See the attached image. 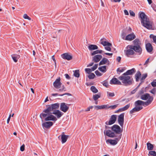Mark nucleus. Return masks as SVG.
I'll use <instances>...</instances> for the list:
<instances>
[{"label":"nucleus","mask_w":156,"mask_h":156,"mask_svg":"<svg viewBox=\"0 0 156 156\" xmlns=\"http://www.w3.org/2000/svg\"><path fill=\"white\" fill-rule=\"evenodd\" d=\"M133 45H128L127 48L129 49H132L134 51L139 53L140 55L142 51V49L140 46L141 44L140 43V41L138 39H136L133 41Z\"/></svg>","instance_id":"f257e3e1"},{"label":"nucleus","mask_w":156,"mask_h":156,"mask_svg":"<svg viewBox=\"0 0 156 156\" xmlns=\"http://www.w3.org/2000/svg\"><path fill=\"white\" fill-rule=\"evenodd\" d=\"M139 17L141 19V23L147 29H150L151 27V25L149 19L144 12H141L139 15Z\"/></svg>","instance_id":"f03ea898"},{"label":"nucleus","mask_w":156,"mask_h":156,"mask_svg":"<svg viewBox=\"0 0 156 156\" xmlns=\"http://www.w3.org/2000/svg\"><path fill=\"white\" fill-rule=\"evenodd\" d=\"M119 79L122 81L123 85L127 86L131 85L133 82V79L129 76L122 75L118 77Z\"/></svg>","instance_id":"7ed1b4c3"},{"label":"nucleus","mask_w":156,"mask_h":156,"mask_svg":"<svg viewBox=\"0 0 156 156\" xmlns=\"http://www.w3.org/2000/svg\"><path fill=\"white\" fill-rule=\"evenodd\" d=\"M51 113L52 112H51L48 113H43V112L40 114V117L41 119L45 118L44 119L45 121H56L57 119V118L54 115H52V114H51Z\"/></svg>","instance_id":"20e7f679"},{"label":"nucleus","mask_w":156,"mask_h":156,"mask_svg":"<svg viewBox=\"0 0 156 156\" xmlns=\"http://www.w3.org/2000/svg\"><path fill=\"white\" fill-rule=\"evenodd\" d=\"M59 107V104L56 103L48 105L47 108L46 109L43 110V112L45 113H50V112L56 111V109L58 108Z\"/></svg>","instance_id":"39448f33"},{"label":"nucleus","mask_w":156,"mask_h":156,"mask_svg":"<svg viewBox=\"0 0 156 156\" xmlns=\"http://www.w3.org/2000/svg\"><path fill=\"white\" fill-rule=\"evenodd\" d=\"M111 129L116 133L118 134H119L122 132V130L121 129L120 127L117 125H114L111 127Z\"/></svg>","instance_id":"423d86ee"},{"label":"nucleus","mask_w":156,"mask_h":156,"mask_svg":"<svg viewBox=\"0 0 156 156\" xmlns=\"http://www.w3.org/2000/svg\"><path fill=\"white\" fill-rule=\"evenodd\" d=\"M69 137V136L65 135L64 134V133L62 132V134L58 137V138L59 140H61L62 144H64L66 142Z\"/></svg>","instance_id":"0eeeda50"},{"label":"nucleus","mask_w":156,"mask_h":156,"mask_svg":"<svg viewBox=\"0 0 156 156\" xmlns=\"http://www.w3.org/2000/svg\"><path fill=\"white\" fill-rule=\"evenodd\" d=\"M121 136L122 134H121L119 136L118 138H116L115 140L108 139L106 141V142L109 143L111 145H115L117 144L119 139H121Z\"/></svg>","instance_id":"6e6552de"},{"label":"nucleus","mask_w":156,"mask_h":156,"mask_svg":"<svg viewBox=\"0 0 156 156\" xmlns=\"http://www.w3.org/2000/svg\"><path fill=\"white\" fill-rule=\"evenodd\" d=\"M116 115H112L111 116L108 122L107 121L105 122V124L107 125H111L115 123L116 119Z\"/></svg>","instance_id":"1a4fd4ad"},{"label":"nucleus","mask_w":156,"mask_h":156,"mask_svg":"<svg viewBox=\"0 0 156 156\" xmlns=\"http://www.w3.org/2000/svg\"><path fill=\"white\" fill-rule=\"evenodd\" d=\"M124 113H122L118 116V122L119 125L123 127L124 122Z\"/></svg>","instance_id":"9d476101"},{"label":"nucleus","mask_w":156,"mask_h":156,"mask_svg":"<svg viewBox=\"0 0 156 156\" xmlns=\"http://www.w3.org/2000/svg\"><path fill=\"white\" fill-rule=\"evenodd\" d=\"M104 133L105 135L110 137H115V133L110 130H105L104 131Z\"/></svg>","instance_id":"9b49d317"},{"label":"nucleus","mask_w":156,"mask_h":156,"mask_svg":"<svg viewBox=\"0 0 156 156\" xmlns=\"http://www.w3.org/2000/svg\"><path fill=\"white\" fill-rule=\"evenodd\" d=\"M61 79L60 77L57 79L53 83V86L57 89L59 88L62 84L60 82Z\"/></svg>","instance_id":"f8f14e48"},{"label":"nucleus","mask_w":156,"mask_h":156,"mask_svg":"<svg viewBox=\"0 0 156 156\" xmlns=\"http://www.w3.org/2000/svg\"><path fill=\"white\" fill-rule=\"evenodd\" d=\"M69 107L66 105L65 103L63 102L61 103L60 109L62 111L66 112L69 109Z\"/></svg>","instance_id":"ddd939ff"},{"label":"nucleus","mask_w":156,"mask_h":156,"mask_svg":"<svg viewBox=\"0 0 156 156\" xmlns=\"http://www.w3.org/2000/svg\"><path fill=\"white\" fill-rule=\"evenodd\" d=\"M62 57L64 59L70 60L73 58V57L68 53H64L61 55Z\"/></svg>","instance_id":"4468645a"},{"label":"nucleus","mask_w":156,"mask_h":156,"mask_svg":"<svg viewBox=\"0 0 156 156\" xmlns=\"http://www.w3.org/2000/svg\"><path fill=\"white\" fill-rule=\"evenodd\" d=\"M110 83L111 84L122 85V83L121 82L115 78H112L110 81Z\"/></svg>","instance_id":"2eb2a0df"},{"label":"nucleus","mask_w":156,"mask_h":156,"mask_svg":"<svg viewBox=\"0 0 156 156\" xmlns=\"http://www.w3.org/2000/svg\"><path fill=\"white\" fill-rule=\"evenodd\" d=\"M136 70L134 68H133L131 69L128 70L126 72L122 74L123 76H127L132 75L136 72Z\"/></svg>","instance_id":"dca6fc26"},{"label":"nucleus","mask_w":156,"mask_h":156,"mask_svg":"<svg viewBox=\"0 0 156 156\" xmlns=\"http://www.w3.org/2000/svg\"><path fill=\"white\" fill-rule=\"evenodd\" d=\"M126 55L128 57L130 55H134L135 54V52L132 49H129L124 51Z\"/></svg>","instance_id":"f3484780"},{"label":"nucleus","mask_w":156,"mask_h":156,"mask_svg":"<svg viewBox=\"0 0 156 156\" xmlns=\"http://www.w3.org/2000/svg\"><path fill=\"white\" fill-rule=\"evenodd\" d=\"M136 38L135 35L133 33L129 34L127 35L125 38V40L127 41H131Z\"/></svg>","instance_id":"a211bd4d"},{"label":"nucleus","mask_w":156,"mask_h":156,"mask_svg":"<svg viewBox=\"0 0 156 156\" xmlns=\"http://www.w3.org/2000/svg\"><path fill=\"white\" fill-rule=\"evenodd\" d=\"M145 47L146 49L148 52L151 53L153 49V47L151 44L150 43H148L146 44Z\"/></svg>","instance_id":"6ab92c4d"},{"label":"nucleus","mask_w":156,"mask_h":156,"mask_svg":"<svg viewBox=\"0 0 156 156\" xmlns=\"http://www.w3.org/2000/svg\"><path fill=\"white\" fill-rule=\"evenodd\" d=\"M53 125V123L51 121L46 122L43 123L42 124L43 127H44L46 128H49L51 126Z\"/></svg>","instance_id":"aec40b11"},{"label":"nucleus","mask_w":156,"mask_h":156,"mask_svg":"<svg viewBox=\"0 0 156 156\" xmlns=\"http://www.w3.org/2000/svg\"><path fill=\"white\" fill-rule=\"evenodd\" d=\"M102 57V56L101 55H95L93 57V61L95 62H98L100 60Z\"/></svg>","instance_id":"412c9836"},{"label":"nucleus","mask_w":156,"mask_h":156,"mask_svg":"<svg viewBox=\"0 0 156 156\" xmlns=\"http://www.w3.org/2000/svg\"><path fill=\"white\" fill-rule=\"evenodd\" d=\"M51 113L55 115L58 118H60L63 114V113L59 110L54 111H53Z\"/></svg>","instance_id":"4be33fe9"},{"label":"nucleus","mask_w":156,"mask_h":156,"mask_svg":"<svg viewBox=\"0 0 156 156\" xmlns=\"http://www.w3.org/2000/svg\"><path fill=\"white\" fill-rule=\"evenodd\" d=\"M143 108V107H136L135 106V107L129 111V113L130 114H132L133 113L139 111Z\"/></svg>","instance_id":"5701e85b"},{"label":"nucleus","mask_w":156,"mask_h":156,"mask_svg":"<svg viewBox=\"0 0 156 156\" xmlns=\"http://www.w3.org/2000/svg\"><path fill=\"white\" fill-rule=\"evenodd\" d=\"M107 63H108V65L109 63V61L107 58L104 57L99 63V65L100 66L101 65L105 64Z\"/></svg>","instance_id":"b1692460"},{"label":"nucleus","mask_w":156,"mask_h":156,"mask_svg":"<svg viewBox=\"0 0 156 156\" xmlns=\"http://www.w3.org/2000/svg\"><path fill=\"white\" fill-rule=\"evenodd\" d=\"M150 97H152L148 93H146L145 94L142 95L140 97V98L144 100H147V99L150 98Z\"/></svg>","instance_id":"393cba45"},{"label":"nucleus","mask_w":156,"mask_h":156,"mask_svg":"<svg viewBox=\"0 0 156 156\" xmlns=\"http://www.w3.org/2000/svg\"><path fill=\"white\" fill-rule=\"evenodd\" d=\"M100 44L103 45L104 46H112V44L107 41H104L103 40V39H101L100 40Z\"/></svg>","instance_id":"a878e982"},{"label":"nucleus","mask_w":156,"mask_h":156,"mask_svg":"<svg viewBox=\"0 0 156 156\" xmlns=\"http://www.w3.org/2000/svg\"><path fill=\"white\" fill-rule=\"evenodd\" d=\"M153 99V97H150L146 101H144V103H143V105L144 106V105L146 106L148 105L151 103Z\"/></svg>","instance_id":"bb28decb"},{"label":"nucleus","mask_w":156,"mask_h":156,"mask_svg":"<svg viewBox=\"0 0 156 156\" xmlns=\"http://www.w3.org/2000/svg\"><path fill=\"white\" fill-rule=\"evenodd\" d=\"M89 49L90 51L97 49L98 48L97 45L95 44H90L88 46Z\"/></svg>","instance_id":"cd10ccee"},{"label":"nucleus","mask_w":156,"mask_h":156,"mask_svg":"<svg viewBox=\"0 0 156 156\" xmlns=\"http://www.w3.org/2000/svg\"><path fill=\"white\" fill-rule=\"evenodd\" d=\"M141 76V73L140 72L138 71L135 75V78L136 82H138L139 81V79Z\"/></svg>","instance_id":"c85d7f7f"},{"label":"nucleus","mask_w":156,"mask_h":156,"mask_svg":"<svg viewBox=\"0 0 156 156\" xmlns=\"http://www.w3.org/2000/svg\"><path fill=\"white\" fill-rule=\"evenodd\" d=\"M107 66H104L98 68V69L101 72L105 73L107 71Z\"/></svg>","instance_id":"c756f323"},{"label":"nucleus","mask_w":156,"mask_h":156,"mask_svg":"<svg viewBox=\"0 0 156 156\" xmlns=\"http://www.w3.org/2000/svg\"><path fill=\"white\" fill-rule=\"evenodd\" d=\"M147 149L148 150H152L153 149L154 146L153 145L150 143H147Z\"/></svg>","instance_id":"7c9ffc66"},{"label":"nucleus","mask_w":156,"mask_h":156,"mask_svg":"<svg viewBox=\"0 0 156 156\" xmlns=\"http://www.w3.org/2000/svg\"><path fill=\"white\" fill-rule=\"evenodd\" d=\"M143 103L144 101L138 100L135 102L134 105L135 106L137 107L138 105H143Z\"/></svg>","instance_id":"2f4dec72"},{"label":"nucleus","mask_w":156,"mask_h":156,"mask_svg":"<svg viewBox=\"0 0 156 156\" xmlns=\"http://www.w3.org/2000/svg\"><path fill=\"white\" fill-rule=\"evenodd\" d=\"M67 95L69 96H71L72 95V94L70 93H66L63 94H58V93H55V94H51V95L53 96H56L57 95H59L60 96H63L64 95Z\"/></svg>","instance_id":"473e14b6"},{"label":"nucleus","mask_w":156,"mask_h":156,"mask_svg":"<svg viewBox=\"0 0 156 156\" xmlns=\"http://www.w3.org/2000/svg\"><path fill=\"white\" fill-rule=\"evenodd\" d=\"M90 90L94 93H96L98 92V90L94 86H92L90 88Z\"/></svg>","instance_id":"72a5a7b5"},{"label":"nucleus","mask_w":156,"mask_h":156,"mask_svg":"<svg viewBox=\"0 0 156 156\" xmlns=\"http://www.w3.org/2000/svg\"><path fill=\"white\" fill-rule=\"evenodd\" d=\"M74 76L76 77H79L80 76V71L78 69L73 71Z\"/></svg>","instance_id":"f704fd0d"},{"label":"nucleus","mask_w":156,"mask_h":156,"mask_svg":"<svg viewBox=\"0 0 156 156\" xmlns=\"http://www.w3.org/2000/svg\"><path fill=\"white\" fill-rule=\"evenodd\" d=\"M103 52L102 50H97L94 51L92 53H91V55L92 56L94 55L95 54H101Z\"/></svg>","instance_id":"c9c22d12"},{"label":"nucleus","mask_w":156,"mask_h":156,"mask_svg":"<svg viewBox=\"0 0 156 156\" xmlns=\"http://www.w3.org/2000/svg\"><path fill=\"white\" fill-rule=\"evenodd\" d=\"M147 73H146L144 74H143L142 75V76L140 79V81H141V82H143L144 80L145 79V78L147 77Z\"/></svg>","instance_id":"e433bc0d"},{"label":"nucleus","mask_w":156,"mask_h":156,"mask_svg":"<svg viewBox=\"0 0 156 156\" xmlns=\"http://www.w3.org/2000/svg\"><path fill=\"white\" fill-rule=\"evenodd\" d=\"M101 97V95L98 94H95L93 95V98L94 101H96Z\"/></svg>","instance_id":"4c0bfd02"},{"label":"nucleus","mask_w":156,"mask_h":156,"mask_svg":"<svg viewBox=\"0 0 156 156\" xmlns=\"http://www.w3.org/2000/svg\"><path fill=\"white\" fill-rule=\"evenodd\" d=\"M130 106V104H129L127 105H126V106H125L124 107H123L122 108V111H125L127 109H128L129 108Z\"/></svg>","instance_id":"58836bf2"},{"label":"nucleus","mask_w":156,"mask_h":156,"mask_svg":"<svg viewBox=\"0 0 156 156\" xmlns=\"http://www.w3.org/2000/svg\"><path fill=\"white\" fill-rule=\"evenodd\" d=\"M95 77V75L93 73H91L88 76V77L90 79H92Z\"/></svg>","instance_id":"ea45409f"},{"label":"nucleus","mask_w":156,"mask_h":156,"mask_svg":"<svg viewBox=\"0 0 156 156\" xmlns=\"http://www.w3.org/2000/svg\"><path fill=\"white\" fill-rule=\"evenodd\" d=\"M148 155L156 156V152L154 151H151L149 152Z\"/></svg>","instance_id":"a19ab883"},{"label":"nucleus","mask_w":156,"mask_h":156,"mask_svg":"<svg viewBox=\"0 0 156 156\" xmlns=\"http://www.w3.org/2000/svg\"><path fill=\"white\" fill-rule=\"evenodd\" d=\"M107 96L108 97H113L115 96L114 93H111L108 91L107 92Z\"/></svg>","instance_id":"79ce46f5"},{"label":"nucleus","mask_w":156,"mask_h":156,"mask_svg":"<svg viewBox=\"0 0 156 156\" xmlns=\"http://www.w3.org/2000/svg\"><path fill=\"white\" fill-rule=\"evenodd\" d=\"M118 104H116L113 105H111L108 107V108H111L112 109H115L118 106Z\"/></svg>","instance_id":"37998d69"},{"label":"nucleus","mask_w":156,"mask_h":156,"mask_svg":"<svg viewBox=\"0 0 156 156\" xmlns=\"http://www.w3.org/2000/svg\"><path fill=\"white\" fill-rule=\"evenodd\" d=\"M145 89L144 88H142L139 91V94L140 95H143Z\"/></svg>","instance_id":"c03bdc74"},{"label":"nucleus","mask_w":156,"mask_h":156,"mask_svg":"<svg viewBox=\"0 0 156 156\" xmlns=\"http://www.w3.org/2000/svg\"><path fill=\"white\" fill-rule=\"evenodd\" d=\"M98 64H95L91 68V69L92 71H94L98 67Z\"/></svg>","instance_id":"a18cd8bd"},{"label":"nucleus","mask_w":156,"mask_h":156,"mask_svg":"<svg viewBox=\"0 0 156 156\" xmlns=\"http://www.w3.org/2000/svg\"><path fill=\"white\" fill-rule=\"evenodd\" d=\"M85 70L86 72L88 74H90L92 71L91 69L90 68H86Z\"/></svg>","instance_id":"49530a36"},{"label":"nucleus","mask_w":156,"mask_h":156,"mask_svg":"<svg viewBox=\"0 0 156 156\" xmlns=\"http://www.w3.org/2000/svg\"><path fill=\"white\" fill-rule=\"evenodd\" d=\"M128 33H126L124 32H123L122 34V38L123 39H125V37L126 35L127 34H128Z\"/></svg>","instance_id":"de8ad7c7"},{"label":"nucleus","mask_w":156,"mask_h":156,"mask_svg":"<svg viewBox=\"0 0 156 156\" xmlns=\"http://www.w3.org/2000/svg\"><path fill=\"white\" fill-rule=\"evenodd\" d=\"M23 17L25 19H28V20H31V18L30 17H29V16H27V14H25L23 15Z\"/></svg>","instance_id":"09e8293b"},{"label":"nucleus","mask_w":156,"mask_h":156,"mask_svg":"<svg viewBox=\"0 0 156 156\" xmlns=\"http://www.w3.org/2000/svg\"><path fill=\"white\" fill-rule=\"evenodd\" d=\"M95 73L96 75L98 76H102V74L98 70H97L95 72Z\"/></svg>","instance_id":"8fccbe9b"},{"label":"nucleus","mask_w":156,"mask_h":156,"mask_svg":"<svg viewBox=\"0 0 156 156\" xmlns=\"http://www.w3.org/2000/svg\"><path fill=\"white\" fill-rule=\"evenodd\" d=\"M11 56L14 61L15 62H16L18 61L17 58H16V57L14 56L13 55H12Z\"/></svg>","instance_id":"3c124183"},{"label":"nucleus","mask_w":156,"mask_h":156,"mask_svg":"<svg viewBox=\"0 0 156 156\" xmlns=\"http://www.w3.org/2000/svg\"><path fill=\"white\" fill-rule=\"evenodd\" d=\"M150 92L152 94H155L156 92V90L155 88H153L150 91Z\"/></svg>","instance_id":"603ef678"},{"label":"nucleus","mask_w":156,"mask_h":156,"mask_svg":"<svg viewBox=\"0 0 156 156\" xmlns=\"http://www.w3.org/2000/svg\"><path fill=\"white\" fill-rule=\"evenodd\" d=\"M130 15V16H135V14L134 12L130 10L129 11Z\"/></svg>","instance_id":"864d4df0"},{"label":"nucleus","mask_w":156,"mask_h":156,"mask_svg":"<svg viewBox=\"0 0 156 156\" xmlns=\"http://www.w3.org/2000/svg\"><path fill=\"white\" fill-rule=\"evenodd\" d=\"M25 149V145L23 144L20 147V150L22 151H23Z\"/></svg>","instance_id":"5fc2aeb1"},{"label":"nucleus","mask_w":156,"mask_h":156,"mask_svg":"<svg viewBox=\"0 0 156 156\" xmlns=\"http://www.w3.org/2000/svg\"><path fill=\"white\" fill-rule=\"evenodd\" d=\"M103 84L104 86H105L106 87H108V83L107 81H104Z\"/></svg>","instance_id":"6e6d98bb"},{"label":"nucleus","mask_w":156,"mask_h":156,"mask_svg":"<svg viewBox=\"0 0 156 156\" xmlns=\"http://www.w3.org/2000/svg\"><path fill=\"white\" fill-rule=\"evenodd\" d=\"M151 6L153 9V10L156 12V5L155 4H153L151 5Z\"/></svg>","instance_id":"4d7b16f0"},{"label":"nucleus","mask_w":156,"mask_h":156,"mask_svg":"<svg viewBox=\"0 0 156 156\" xmlns=\"http://www.w3.org/2000/svg\"><path fill=\"white\" fill-rule=\"evenodd\" d=\"M93 108V106H91L88 107L85 110V111L88 112L90 110V109H92Z\"/></svg>","instance_id":"13d9d810"},{"label":"nucleus","mask_w":156,"mask_h":156,"mask_svg":"<svg viewBox=\"0 0 156 156\" xmlns=\"http://www.w3.org/2000/svg\"><path fill=\"white\" fill-rule=\"evenodd\" d=\"M110 46H108L105 47V49L107 51H110L111 50V48L109 47Z\"/></svg>","instance_id":"bf43d9fd"},{"label":"nucleus","mask_w":156,"mask_h":156,"mask_svg":"<svg viewBox=\"0 0 156 156\" xmlns=\"http://www.w3.org/2000/svg\"><path fill=\"white\" fill-rule=\"evenodd\" d=\"M151 85L153 87H156V82H155L154 81H153L151 83Z\"/></svg>","instance_id":"052dcab7"},{"label":"nucleus","mask_w":156,"mask_h":156,"mask_svg":"<svg viewBox=\"0 0 156 156\" xmlns=\"http://www.w3.org/2000/svg\"><path fill=\"white\" fill-rule=\"evenodd\" d=\"M94 107L97 108V109H102V105L101 106H95Z\"/></svg>","instance_id":"680f3d73"},{"label":"nucleus","mask_w":156,"mask_h":156,"mask_svg":"<svg viewBox=\"0 0 156 156\" xmlns=\"http://www.w3.org/2000/svg\"><path fill=\"white\" fill-rule=\"evenodd\" d=\"M124 70L123 69H120V68H118L117 69V72H119L120 73L124 71Z\"/></svg>","instance_id":"e2e57ef3"},{"label":"nucleus","mask_w":156,"mask_h":156,"mask_svg":"<svg viewBox=\"0 0 156 156\" xmlns=\"http://www.w3.org/2000/svg\"><path fill=\"white\" fill-rule=\"evenodd\" d=\"M121 57L120 56H118V57L116 59V60L118 62H120V61H121Z\"/></svg>","instance_id":"0e129e2a"},{"label":"nucleus","mask_w":156,"mask_h":156,"mask_svg":"<svg viewBox=\"0 0 156 156\" xmlns=\"http://www.w3.org/2000/svg\"><path fill=\"white\" fill-rule=\"evenodd\" d=\"M65 75V76L66 78L67 79H70V77L69 76L68 74H66Z\"/></svg>","instance_id":"69168bd1"},{"label":"nucleus","mask_w":156,"mask_h":156,"mask_svg":"<svg viewBox=\"0 0 156 156\" xmlns=\"http://www.w3.org/2000/svg\"><path fill=\"white\" fill-rule=\"evenodd\" d=\"M13 55L16 57V58H17V59H19L20 57V55H19L17 54H13Z\"/></svg>","instance_id":"338daca9"},{"label":"nucleus","mask_w":156,"mask_h":156,"mask_svg":"<svg viewBox=\"0 0 156 156\" xmlns=\"http://www.w3.org/2000/svg\"><path fill=\"white\" fill-rule=\"evenodd\" d=\"M156 36H154L153 34H151L150 36V37L151 38H152L153 39Z\"/></svg>","instance_id":"774afa93"}]
</instances>
